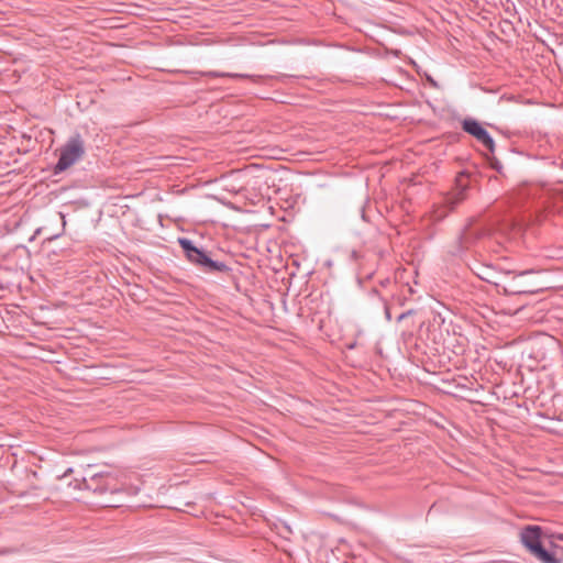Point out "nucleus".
<instances>
[{
	"label": "nucleus",
	"instance_id": "obj_9",
	"mask_svg": "<svg viewBox=\"0 0 563 563\" xmlns=\"http://www.w3.org/2000/svg\"><path fill=\"white\" fill-rule=\"evenodd\" d=\"M461 173H460V188L464 187V184L462 181V177H461ZM459 196H460V201L463 199V192H462V189H460V192H459Z\"/></svg>",
	"mask_w": 563,
	"mask_h": 563
},
{
	"label": "nucleus",
	"instance_id": "obj_2",
	"mask_svg": "<svg viewBox=\"0 0 563 563\" xmlns=\"http://www.w3.org/2000/svg\"><path fill=\"white\" fill-rule=\"evenodd\" d=\"M84 154V143L79 136L70 139L60 150V157L56 168L65 170L71 166Z\"/></svg>",
	"mask_w": 563,
	"mask_h": 563
},
{
	"label": "nucleus",
	"instance_id": "obj_11",
	"mask_svg": "<svg viewBox=\"0 0 563 563\" xmlns=\"http://www.w3.org/2000/svg\"><path fill=\"white\" fill-rule=\"evenodd\" d=\"M73 474V468H67L62 477H66L68 475Z\"/></svg>",
	"mask_w": 563,
	"mask_h": 563
},
{
	"label": "nucleus",
	"instance_id": "obj_5",
	"mask_svg": "<svg viewBox=\"0 0 563 563\" xmlns=\"http://www.w3.org/2000/svg\"><path fill=\"white\" fill-rule=\"evenodd\" d=\"M179 242L183 249L186 251L187 257L191 262L208 267H214V263L205 253L194 247L188 240H180Z\"/></svg>",
	"mask_w": 563,
	"mask_h": 563
},
{
	"label": "nucleus",
	"instance_id": "obj_6",
	"mask_svg": "<svg viewBox=\"0 0 563 563\" xmlns=\"http://www.w3.org/2000/svg\"><path fill=\"white\" fill-rule=\"evenodd\" d=\"M505 294L519 295V294H532L533 289L523 287L516 282V278L507 286L503 287Z\"/></svg>",
	"mask_w": 563,
	"mask_h": 563
},
{
	"label": "nucleus",
	"instance_id": "obj_8",
	"mask_svg": "<svg viewBox=\"0 0 563 563\" xmlns=\"http://www.w3.org/2000/svg\"><path fill=\"white\" fill-rule=\"evenodd\" d=\"M110 475L108 473H97L95 475L91 476V481L93 482H97L99 481L100 478H108Z\"/></svg>",
	"mask_w": 563,
	"mask_h": 563
},
{
	"label": "nucleus",
	"instance_id": "obj_4",
	"mask_svg": "<svg viewBox=\"0 0 563 563\" xmlns=\"http://www.w3.org/2000/svg\"><path fill=\"white\" fill-rule=\"evenodd\" d=\"M545 554L551 560L540 559L541 563H562L563 562V537L545 540Z\"/></svg>",
	"mask_w": 563,
	"mask_h": 563
},
{
	"label": "nucleus",
	"instance_id": "obj_10",
	"mask_svg": "<svg viewBox=\"0 0 563 563\" xmlns=\"http://www.w3.org/2000/svg\"><path fill=\"white\" fill-rule=\"evenodd\" d=\"M531 273H533V271H523V272H520V273L516 276V278H517V277H521V276L527 275V274H531Z\"/></svg>",
	"mask_w": 563,
	"mask_h": 563
},
{
	"label": "nucleus",
	"instance_id": "obj_7",
	"mask_svg": "<svg viewBox=\"0 0 563 563\" xmlns=\"http://www.w3.org/2000/svg\"><path fill=\"white\" fill-rule=\"evenodd\" d=\"M79 488H85V489H93V490H98V487H93L91 484L88 483V481L86 478H82L81 481V484L78 486Z\"/></svg>",
	"mask_w": 563,
	"mask_h": 563
},
{
	"label": "nucleus",
	"instance_id": "obj_3",
	"mask_svg": "<svg viewBox=\"0 0 563 563\" xmlns=\"http://www.w3.org/2000/svg\"><path fill=\"white\" fill-rule=\"evenodd\" d=\"M463 130L472 135L478 143H481L487 151L494 152L495 143L485 128L475 119L466 118L462 122Z\"/></svg>",
	"mask_w": 563,
	"mask_h": 563
},
{
	"label": "nucleus",
	"instance_id": "obj_1",
	"mask_svg": "<svg viewBox=\"0 0 563 563\" xmlns=\"http://www.w3.org/2000/svg\"><path fill=\"white\" fill-rule=\"evenodd\" d=\"M520 541L538 561L540 559L551 560L550 556L545 554V539L541 527H525L520 532Z\"/></svg>",
	"mask_w": 563,
	"mask_h": 563
}]
</instances>
